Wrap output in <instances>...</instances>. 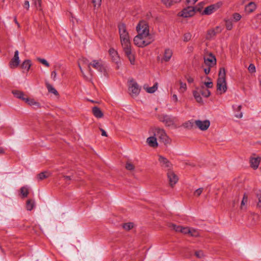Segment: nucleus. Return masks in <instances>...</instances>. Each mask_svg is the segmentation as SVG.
Returning a JSON list of instances; mask_svg holds the SVG:
<instances>
[{"instance_id":"15","label":"nucleus","mask_w":261,"mask_h":261,"mask_svg":"<svg viewBox=\"0 0 261 261\" xmlns=\"http://www.w3.org/2000/svg\"><path fill=\"white\" fill-rule=\"evenodd\" d=\"M173 55V51L170 48H166L163 53V58L161 59V62H168L171 59Z\"/></svg>"},{"instance_id":"48","label":"nucleus","mask_w":261,"mask_h":261,"mask_svg":"<svg viewBox=\"0 0 261 261\" xmlns=\"http://www.w3.org/2000/svg\"><path fill=\"white\" fill-rule=\"evenodd\" d=\"M233 109L234 111L238 112H241V110L242 109L241 105H234L233 106Z\"/></svg>"},{"instance_id":"21","label":"nucleus","mask_w":261,"mask_h":261,"mask_svg":"<svg viewBox=\"0 0 261 261\" xmlns=\"http://www.w3.org/2000/svg\"><path fill=\"white\" fill-rule=\"evenodd\" d=\"M256 8V4L253 2L249 3L246 6L245 10L247 13H250L253 12Z\"/></svg>"},{"instance_id":"41","label":"nucleus","mask_w":261,"mask_h":261,"mask_svg":"<svg viewBox=\"0 0 261 261\" xmlns=\"http://www.w3.org/2000/svg\"><path fill=\"white\" fill-rule=\"evenodd\" d=\"M195 256L199 258H202L204 257V255L202 250H198L195 252Z\"/></svg>"},{"instance_id":"59","label":"nucleus","mask_w":261,"mask_h":261,"mask_svg":"<svg viewBox=\"0 0 261 261\" xmlns=\"http://www.w3.org/2000/svg\"><path fill=\"white\" fill-rule=\"evenodd\" d=\"M187 81L189 83H192L194 82V79L193 77L189 76L187 77Z\"/></svg>"},{"instance_id":"26","label":"nucleus","mask_w":261,"mask_h":261,"mask_svg":"<svg viewBox=\"0 0 261 261\" xmlns=\"http://www.w3.org/2000/svg\"><path fill=\"white\" fill-rule=\"evenodd\" d=\"M50 175V173L48 171L42 172L37 175V178L38 180H41L47 178Z\"/></svg>"},{"instance_id":"9","label":"nucleus","mask_w":261,"mask_h":261,"mask_svg":"<svg viewBox=\"0 0 261 261\" xmlns=\"http://www.w3.org/2000/svg\"><path fill=\"white\" fill-rule=\"evenodd\" d=\"M196 9L193 7H188L183 9L180 12L179 15L183 17L187 18L193 16L195 13Z\"/></svg>"},{"instance_id":"61","label":"nucleus","mask_w":261,"mask_h":261,"mask_svg":"<svg viewBox=\"0 0 261 261\" xmlns=\"http://www.w3.org/2000/svg\"><path fill=\"white\" fill-rule=\"evenodd\" d=\"M254 194L256 196H261V191L260 190H256Z\"/></svg>"},{"instance_id":"22","label":"nucleus","mask_w":261,"mask_h":261,"mask_svg":"<svg viewBox=\"0 0 261 261\" xmlns=\"http://www.w3.org/2000/svg\"><path fill=\"white\" fill-rule=\"evenodd\" d=\"M92 113L94 116L97 118H101L103 117V114L100 109L97 107H94L92 109Z\"/></svg>"},{"instance_id":"57","label":"nucleus","mask_w":261,"mask_h":261,"mask_svg":"<svg viewBox=\"0 0 261 261\" xmlns=\"http://www.w3.org/2000/svg\"><path fill=\"white\" fill-rule=\"evenodd\" d=\"M235 116L238 118H241L243 117V113L242 112H239L235 115Z\"/></svg>"},{"instance_id":"54","label":"nucleus","mask_w":261,"mask_h":261,"mask_svg":"<svg viewBox=\"0 0 261 261\" xmlns=\"http://www.w3.org/2000/svg\"><path fill=\"white\" fill-rule=\"evenodd\" d=\"M56 76L57 72L55 71H53L51 73V77L54 81H55L56 79Z\"/></svg>"},{"instance_id":"13","label":"nucleus","mask_w":261,"mask_h":261,"mask_svg":"<svg viewBox=\"0 0 261 261\" xmlns=\"http://www.w3.org/2000/svg\"><path fill=\"white\" fill-rule=\"evenodd\" d=\"M20 64L18 50H15L14 57L11 60L9 63V66L11 68H15L18 67Z\"/></svg>"},{"instance_id":"27","label":"nucleus","mask_w":261,"mask_h":261,"mask_svg":"<svg viewBox=\"0 0 261 261\" xmlns=\"http://www.w3.org/2000/svg\"><path fill=\"white\" fill-rule=\"evenodd\" d=\"M158 84L157 83H155L153 86L150 87H144V89L146 90V92L149 93H153L155 91H156L158 89Z\"/></svg>"},{"instance_id":"14","label":"nucleus","mask_w":261,"mask_h":261,"mask_svg":"<svg viewBox=\"0 0 261 261\" xmlns=\"http://www.w3.org/2000/svg\"><path fill=\"white\" fill-rule=\"evenodd\" d=\"M167 177L169 180V184L172 187L175 185L178 180V176L175 174V173L173 171L171 170H169L168 171Z\"/></svg>"},{"instance_id":"34","label":"nucleus","mask_w":261,"mask_h":261,"mask_svg":"<svg viewBox=\"0 0 261 261\" xmlns=\"http://www.w3.org/2000/svg\"><path fill=\"white\" fill-rule=\"evenodd\" d=\"M47 88L48 89V92H49L50 93H52L55 95H58V91L51 85L48 84L47 85Z\"/></svg>"},{"instance_id":"45","label":"nucleus","mask_w":261,"mask_h":261,"mask_svg":"<svg viewBox=\"0 0 261 261\" xmlns=\"http://www.w3.org/2000/svg\"><path fill=\"white\" fill-rule=\"evenodd\" d=\"M125 168L127 170H130V171L133 170L135 169V167H134V165L129 162H127L126 164Z\"/></svg>"},{"instance_id":"17","label":"nucleus","mask_w":261,"mask_h":261,"mask_svg":"<svg viewBox=\"0 0 261 261\" xmlns=\"http://www.w3.org/2000/svg\"><path fill=\"white\" fill-rule=\"evenodd\" d=\"M25 102L32 106L34 109H37L40 108V103L34 99L27 97V99H25Z\"/></svg>"},{"instance_id":"46","label":"nucleus","mask_w":261,"mask_h":261,"mask_svg":"<svg viewBox=\"0 0 261 261\" xmlns=\"http://www.w3.org/2000/svg\"><path fill=\"white\" fill-rule=\"evenodd\" d=\"M201 94L205 97H208L211 95V92L207 89L203 90L201 92Z\"/></svg>"},{"instance_id":"32","label":"nucleus","mask_w":261,"mask_h":261,"mask_svg":"<svg viewBox=\"0 0 261 261\" xmlns=\"http://www.w3.org/2000/svg\"><path fill=\"white\" fill-rule=\"evenodd\" d=\"M214 9H215L214 6L213 5H211V6H208L206 8H205L204 10L203 13L205 14L210 15L214 12Z\"/></svg>"},{"instance_id":"12","label":"nucleus","mask_w":261,"mask_h":261,"mask_svg":"<svg viewBox=\"0 0 261 261\" xmlns=\"http://www.w3.org/2000/svg\"><path fill=\"white\" fill-rule=\"evenodd\" d=\"M158 161L160 165L163 168H166L170 170L172 167V164L166 158L162 155H158Z\"/></svg>"},{"instance_id":"37","label":"nucleus","mask_w":261,"mask_h":261,"mask_svg":"<svg viewBox=\"0 0 261 261\" xmlns=\"http://www.w3.org/2000/svg\"><path fill=\"white\" fill-rule=\"evenodd\" d=\"M187 90V85L185 83H183L182 82H180V87L179 89V92L180 93H184Z\"/></svg>"},{"instance_id":"18","label":"nucleus","mask_w":261,"mask_h":261,"mask_svg":"<svg viewBox=\"0 0 261 261\" xmlns=\"http://www.w3.org/2000/svg\"><path fill=\"white\" fill-rule=\"evenodd\" d=\"M260 158L259 157L252 158L250 160L251 167L254 169H256L260 163Z\"/></svg>"},{"instance_id":"40","label":"nucleus","mask_w":261,"mask_h":261,"mask_svg":"<svg viewBox=\"0 0 261 261\" xmlns=\"http://www.w3.org/2000/svg\"><path fill=\"white\" fill-rule=\"evenodd\" d=\"M201 194H206L204 191L203 188H199L194 192V195L195 196H199Z\"/></svg>"},{"instance_id":"5","label":"nucleus","mask_w":261,"mask_h":261,"mask_svg":"<svg viewBox=\"0 0 261 261\" xmlns=\"http://www.w3.org/2000/svg\"><path fill=\"white\" fill-rule=\"evenodd\" d=\"M169 227L175 231L180 232L184 234H189L192 237H198L199 236V231L197 229L193 228L182 227L179 225H176L174 224H171Z\"/></svg>"},{"instance_id":"51","label":"nucleus","mask_w":261,"mask_h":261,"mask_svg":"<svg viewBox=\"0 0 261 261\" xmlns=\"http://www.w3.org/2000/svg\"><path fill=\"white\" fill-rule=\"evenodd\" d=\"M171 100L174 102H177V101H178V97H177V96L176 94H174L172 95V97H171Z\"/></svg>"},{"instance_id":"1","label":"nucleus","mask_w":261,"mask_h":261,"mask_svg":"<svg viewBox=\"0 0 261 261\" xmlns=\"http://www.w3.org/2000/svg\"><path fill=\"white\" fill-rule=\"evenodd\" d=\"M136 30L138 35L134 39V43L136 46L144 47L154 40L153 35L149 33L148 25L145 21H141Z\"/></svg>"},{"instance_id":"11","label":"nucleus","mask_w":261,"mask_h":261,"mask_svg":"<svg viewBox=\"0 0 261 261\" xmlns=\"http://www.w3.org/2000/svg\"><path fill=\"white\" fill-rule=\"evenodd\" d=\"M194 123L196 126L201 130H206L210 125V122L208 120L203 121L197 120L194 121Z\"/></svg>"},{"instance_id":"25","label":"nucleus","mask_w":261,"mask_h":261,"mask_svg":"<svg viewBox=\"0 0 261 261\" xmlns=\"http://www.w3.org/2000/svg\"><path fill=\"white\" fill-rule=\"evenodd\" d=\"M32 65V63L31 60H24L21 64V67L25 69L27 71L29 70L30 67Z\"/></svg>"},{"instance_id":"62","label":"nucleus","mask_w":261,"mask_h":261,"mask_svg":"<svg viewBox=\"0 0 261 261\" xmlns=\"http://www.w3.org/2000/svg\"><path fill=\"white\" fill-rule=\"evenodd\" d=\"M100 130L101 132V135L103 136H107V133L106 132V131L105 130H103V129L101 128L100 129Z\"/></svg>"},{"instance_id":"39","label":"nucleus","mask_w":261,"mask_h":261,"mask_svg":"<svg viewBox=\"0 0 261 261\" xmlns=\"http://www.w3.org/2000/svg\"><path fill=\"white\" fill-rule=\"evenodd\" d=\"M192 38V34L189 33H186L184 35V39L183 40L184 42H188L191 40Z\"/></svg>"},{"instance_id":"43","label":"nucleus","mask_w":261,"mask_h":261,"mask_svg":"<svg viewBox=\"0 0 261 261\" xmlns=\"http://www.w3.org/2000/svg\"><path fill=\"white\" fill-rule=\"evenodd\" d=\"M37 60L38 61H39L41 63H42L43 65H44V66H45L46 67L49 66V64L48 63V62L45 59L38 58L37 59Z\"/></svg>"},{"instance_id":"63","label":"nucleus","mask_w":261,"mask_h":261,"mask_svg":"<svg viewBox=\"0 0 261 261\" xmlns=\"http://www.w3.org/2000/svg\"><path fill=\"white\" fill-rule=\"evenodd\" d=\"M14 21L15 22L16 24H17V25H18V27H19V24L18 23V22H17V20H16V18L15 17L14 18Z\"/></svg>"},{"instance_id":"38","label":"nucleus","mask_w":261,"mask_h":261,"mask_svg":"<svg viewBox=\"0 0 261 261\" xmlns=\"http://www.w3.org/2000/svg\"><path fill=\"white\" fill-rule=\"evenodd\" d=\"M161 1L167 7H170L174 3L173 0H161Z\"/></svg>"},{"instance_id":"58","label":"nucleus","mask_w":261,"mask_h":261,"mask_svg":"<svg viewBox=\"0 0 261 261\" xmlns=\"http://www.w3.org/2000/svg\"><path fill=\"white\" fill-rule=\"evenodd\" d=\"M257 206L258 207H261V197H259L258 198V202L257 203Z\"/></svg>"},{"instance_id":"60","label":"nucleus","mask_w":261,"mask_h":261,"mask_svg":"<svg viewBox=\"0 0 261 261\" xmlns=\"http://www.w3.org/2000/svg\"><path fill=\"white\" fill-rule=\"evenodd\" d=\"M64 180L67 182L68 180H71L72 179V177H71L70 176H64Z\"/></svg>"},{"instance_id":"7","label":"nucleus","mask_w":261,"mask_h":261,"mask_svg":"<svg viewBox=\"0 0 261 261\" xmlns=\"http://www.w3.org/2000/svg\"><path fill=\"white\" fill-rule=\"evenodd\" d=\"M160 121L167 127H176L175 124L176 118L171 115H163L159 117Z\"/></svg>"},{"instance_id":"47","label":"nucleus","mask_w":261,"mask_h":261,"mask_svg":"<svg viewBox=\"0 0 261 261\" xmlns=\"http://www.w3.org/2000/svg\"><path fill=\"white\" fill-rule=\"evenodd\" d=\"M34 4L36 7L38 9L41 6V0H33Z\"/></svg>"},{"instance_id":"42","label":"nucleus","mask_w":261,"mask_h":261,"mask_svg":"<svg viewBox=\"0 0 261 261\" xmlns=\"http://www.w3.org/2000/svg\"><path fill=\"white\" fill-rule=\"evenodd\" d=\"M248 69V71H249V72H250L251 73H255L256 71L255 66L253 64H250L249 65Z\"/></svg>"},{"instance_id":"50","label":"nucleus","mask_w":261,"mask_h":261,"mask_svg":"<svg viewBox=\"0 0 261 261\" xmlns=\"http://www.w3.org/2000/svg\"><path fill=\"white\" fill-rule=\"evenodd\" d=\"M24 8L26 9L27 10H28L30 8V4L28 1H25L23 4Z\"/></svg>"},{"instance_id":"10","label":"nucleus","mask_w":261,"mask_h":261,"mask_svg":"<svg viewBox=\"0 0 261 261\" xmlns=\"http://www.w3.org/2000/svg\"><path fill=\"white\" fill-rule=\"evenodd\" d=\"M204 64L209 67H213L216 64V59L212 54H209L204 57Z\"/></svg>"},{"instance_id":"30","label":"nucleus","mask_w":261,"mask_h":261,"mask_svg":"<svg viewBox=\"0 0 261 261\" xmlns=\"http://www.w3.org/2000/svg\"><path fill=\"white\" fill-rule=\"evenodd\" d=\"M248 197H243V199L241 201V208L242 210L246 209L248 201Z\"/></svg>"},{"instance_id":"24","label":"nucleus","mask_w":261,"mask_h":261,"mask_svg":"<svg viewBox=\"0 0 261 261\" xmlns=\"http://www.w3.org/2000/svg\"><path fill=\"white\" fill-rule=\"evenodd\" d=\"M13 95L17 98L23 100L25 101V99L27 97H24V94L23 92L18 90H14L12 91Z\"/></svg>"},{"instance_id":"4","label":"nucleus","mask_w":261,"mask_h":261,"mask_svg":"<svg viewBox=\"0 0 261 261\" xmlns=\"http://www.w3.org/2000/svg\"><path fill=\"white\" fill-rule=\"evenodd\" d=\"M225 75V69L224 68H220L217 84V90L220 94L225 93L227 90Z\"/></svg>"},{"instance_id":"53","label":"nucleus","mask_w":261,"mask_h":261,"mask_svg":"<svg viewBox=\"0 0 261 261\" xmlns=\"http://www.w3.org/2000/svg\"><path fill=\"white\" fill-rule=\"evenodd\" d=\"M214 29L216 30V34L221 32L222 30V28L220 26H217Z\"/></svg>"},{"instance_id":"55","label":"nucleus","mask_w":261,"mask_h":261,"mask_svg":"<svg viewBox=\"0 0 261 261\" xmlns=\"http://www.w3.org/2000/svg\"><path fill=\"white\" fill-rule=\"evenodd\" d=\"M211 67H212L207 66V68L204 69V72L206 74H208L210 73Z\"/></svg>"},{"instance_id":"33","label":"nucleus","mask_w":261,"mask_h":261,"mask_svg":"<svg viewBox=\"0 0 261 261\" xmlns=\"http://www.w3.org/2000/svg\"><path fill=\"white\" fill-rule=\"evenodd\" d=\"M34 206V202L33 200H28L27 202V209L28 211H31Z\"/></svg>"},{"instance_id":"8","label":"nucleus","mask_w":261,"mask_h":261,"mask_svg":"<svg viewBox=\"0 0 261 261\" xmlns=\"http://www.w3.org/2000/svg\"><path fill=\"white\" fill-rule=\"evenodd\" d=\"M128 90L132 96L136 97L139 94L140 88L136 82L131 81L129 84Z\"/></svg>"},{"instance_id":"2","label":"nucleus","mask_w":261,"mask_h":261,"mask_svg":"<svg viewBox=\"0 0 261 261\" xmlns=\"http://www.w3.org/2000/svg\"><path fill=\"white\" fill-rule=\"evenodd\" d=\"M84 64L88 65V69L89 71L91 72V66L93 67L94 69L97 70L98 71L100 72H105L106 70L105 67L103 62L101 60H93L91 62H89L87 59L85 58H82L80 60L79 62V66L80 69L81 71L83 73V70L81 68V64Z\"/></svg>"},{"instance_id":"44","label":"nucleus","mask_w":261,"mask_h":261,"mask_svg":"<svg viewBox=\"0 0 261 261\" xmlns=\"http://www.w3.org/2000/svg\"><path fill=\"white\" fill-rule=\"evenodd\" d=\"M194 121V120L189 121L184 124V126L187 128L192 127L195 124Z\"/></svg>"},{"instance_id":"31","label":"nucleus","mask_w":261,"mask_h":261,"mask_svg":"<svg viewBox=\"0 0 261 261\" xmlns=\"http://www.w3.org/2000/svg\"><path fill=\"white\" fill-rule=\"evenodd\" d=\"M225 26L227 30H231L233 27L232 23V20L231 19H228L225 20Z\"/></svg>"},{"instance_id":"52","label":"nucleus","mask_w":261,"mask_h":261,"mask_svg":"<svg viewBox=\"0 0 261 261\" xmlns=\"http://www.w3.org/2000/svg\"><path fill=\"white\" fill-rule=\"evenodd\" d=\"M204 85L208 88H210L213 87V83L211 81L204 82Z\"/></svg>"},{"instance_id":"19","label":"nucleus","mask_w":261,"mask_h":261,"mask_svg":"<svg viewBox=\"0 0 261 261\" xmlns=\"http://www.w3.org/2000/svg\"><path fill=\"white\" fill-rule=\"evenodd\" d=\"M146 142L151 147H154L158 146L157 139L155 136L148 138Z\"/></svg>"},{"instance_id":"35","label":"nucleus","mask_w":261,"mask_h":261,"mask_svg":"<svg viewBox=\"0 0 261 261\" xmlns=\"http://www.w3.org/2000/svg\"><path fill=\"white\" fill-rule=\"evenodd\" d=\"M134 224L132 222H128L123 225V227L126 230H129L134 227Z\"/></svg>"},{"instance_id":"20","label":"nucleus","mask_w":261,"mask_h":261,"mask_svg":"<svg viewBox=\"0 0 261 261\" xmlns=\"http://www.w3.org/2000/svg\"><path fill=\"white\" fill-rule=\"evenodd\" d=\"M109 54L111 57L112 60L116 63H118L119 60V57L117 51L114 48H110L109 49Z\"/></svg>"},{"instance_id":"56","label":"nucleus","mask_w":261,"mask_h":261,"mask_svg":"<svg viewBox=\"0 0 261 261\" xmlns=\"http://www.w3.org/2000/svg\"><path fill=\"white\" fill-rule=\"evenodd\" d=\"M198 0H187L188 4H194Z\"/></svg>"},{"instance_id":"6","label":"nucleus","mask_w":261,"mask_h":261,"mask_svg":"<svg viewBox=\"0 0 261 261\" xmlns=\"http://www.w3.org/2000/svg\"><path fill=\"white\" fill-rule=\"evenodd\" d=\"M154 136L158 137L165 144H170L171 139L167 135L165 130L159 127H155L153 129Z\"/></svg>"},{"instance_id":"29","label":"nucleus","mask_w":261,"mask_h":261,"mask_svg":"<svg viewBox=\"0 0 261 261\" xmlns=\"http://www.w3.org/2000/svg\"><path fill=\"white\" fill-rule=\"evenodd\" d=\"M216 35V30L214 29H210L207 32L206 38L207 39H211L212 38H213Z\"/></svg>"},{"instance_id":"28","label":"nucleus","mask_w":261,"mask_h":261,"mask_svg":"<svg viewBox=\"0 0 261 261\" xmlns=\"http://www.w3.org/2000/svg\"><path fill=\"white\" fill-rule=\"evenodd\" d=\"M193 96L196 99V101L198 103H202V98L200 96V93L197 91H194L193 92Z\"/></svg>"},{"instance_id":"49","label":"nucleus","mask_w":261,"mask_h":261,"mask_svg":"<svg viewBox=\"0 0 261 261\" xmlns=\"http://www.w3.org/2000/svg\"><path fill=\"white\" fill-rule=\"evenodd\" d=\"M101 0H92L94 7H99L101 4Z\"/></svg>"},{"instance_id":"23","label":"nucleus","mask_w":261,"mask_h":261,"mask_svg":"<svg viewBox=\"0 0 261 261\" xmlns=\"http://www.w3.org/2000/svg\"><path fill=\"white\" fill-rule=\"evenodd\" d=\"M20 193L22 196H28V195L33 194L31 189L27 186L21 188Z\"/></svg>"},{"instance_id":"64","label":"nucleus","mask_w":261,"mask_h":261,"mask_svg":"<svg viewBox=\"0 0 261 261\" xmlns=\"http://www.w3.org/2000/svg\"><path fill=\"white\" fill-rule=\"evenodd\" d=\"M4 149L3 148H0V153H4Z\"/></svg>"},{"instance_id":"36","label":"nucleus","mask_w":261,"mask_h":261,"mask_svg":"<svg viewBox=\"0 0 261 261\" xmlns=\"http://www.w3.org/2000/svg\"><path fill=\"white\" fill-rule=\"evenodd\" d=\"M242 18V16L238 13H234L232 15V20L235 22L239 21Z\"/></svg>"},{"instance_id":"3","label":"nucleus","mask_w":261,"mask_h":261,"mask_svg":"<svg viewBox=\"0 0 261 261\" xmlns=\"http://www.w3.org/2000/svg\"><path fill=\"white\" fill-rule=\"evenodd\" d=\"M119 32L121 45L123 48L130 46V42L129 34L124 23H121L118 26Z\"/></svg>"},{"instance_id":"16","label":"nucleus","mask_w":261,"mask_h":261,"mask_svg":"<svg viewBox=\"0 0 261 261\" xmlns=\"http://www.w3.org/2000/svg\"><path fill=\"white\" fill-rule=\"evenodd\" d=\"M123 50L130 63L132 64H134L135 59L134 54H132L131 46L123 48Z\"/></svg>"}]
</instances>
